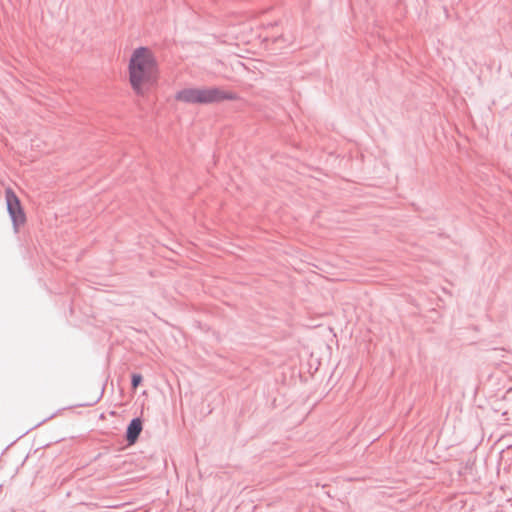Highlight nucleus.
<instances>
[{
	"mask_svg": "<svg viewBox=\"0 0 512 512\" xmlns=\"http://www.w3.org/2000/svg\"><path fill=\"white\" fill-rule=\"evenodd\" d=\"M129 81L138 95H144L158 80V63L153 52L147 47L136 48L130 57Z\"/></svg>",
	"mask_w": 512,
	"mask_h": 512,
	"instance_id": "f257e3e1",
	"label": "nucleus"
},
{
	"mask_svg": "<svg viewBox=\"0 0 512 512\" xmlns=\"http://www.w3.org/2000/svg\"><path fill=\"white\" fill-rule=\"evenodd\" d=\"M175 98L178 101L189 104H211L224 100H235L237 95L218 87L186 88L178 91Z\"/></svg>",
	"mask_w": 512,
	"mask_h": 512,
	"instance_id": "f03ea898",
	"label": "nucleus"
},
{
	"mask_svg": "<svg viewBox=\"0 0 512 512\" xmlns=\"http://www.w3.org/2000/svg\"><path fill=\"white\" fill-rule=\"evenodd\" d=\"M7 210L12 220L15 231H18L20 225L26 221L24 211L16 194L10 189L5 191Z\"/></svg>",
	"mask_w": 512,
	"mask_h": 512,
	"instance_id": "7ed1b4c3",
	"label": "nucleus"
},
{
	"mask_svg": "<svg viewBox=\"0 0 512 512\" xmlns=\"http://www.w3.org/2000/svg\"><path fill=\"white\" fill-rule=\"evenodd\" d=\"M142 381V376L140 374H133L131 378V385L133 388H137Z\"/></svg>",
	"mask_w": 512,
	"mask_h": 512,
	"instance_id": "39448f33",
	"label": "nucleus"
},
{
	"mask_svg": "<svg viewBox=\"0 0 512 512\" xmlns=\"http://www.w3.org/2000/svg\"><path fill=\"white\" fill-rule=\"evenodd\" d=\"M142 431V421L140 418H133L126 430V440L129 444H133L138 439Z\"/></svg>",
	"mask_w": 512,
	"mask_h": 512,
	"instance_id": "20e7f679",
	"label": "nucleus"
}]
</instances>
